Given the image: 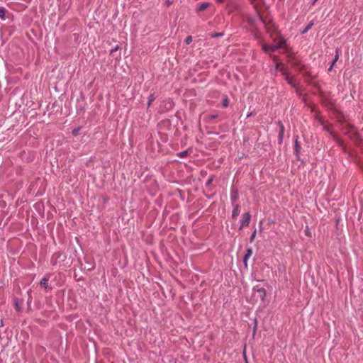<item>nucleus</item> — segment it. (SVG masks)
Segmentation results:
<instances>
[{"label":"nucleus","mask_w":363,"mask_h":363,"mask_svg":"<svg viewBox=\"0 0 363 363\" xmlns=\"http://www.w3.org/2000/svg\"><path fill=\"white\" fill-rule=\"evenodd\" d=\"M286 39L281 37L279 40L278 43L276 45H263L262 50L264 52H267L269 50L274 52V51L277 50L278 49L284 48L286 46Z\"/></svg>","instance_id":"nucleus-1"},{"label":"nucleus","mask_w":363,"mask_h":363,"mask_svg":"<svg viewBox=\"0 0 363 363\" xmlns=\"http://www.w3.org/2000/svg\"><path fill=\"white\" fill-rule=\"evenodd\" d=\"M277 125L279 126V131H278V144L281 145L284 140V133H285V128L283 124V123L281 121H278L277 122Z\"/></svg>","instance_id":"nucleus-2"},{"label":"nucleus","mask_w":363,"mask_h":363,"mask_svg":"<svg viewBox=\"0 0 363 363\" xmlns=\"http://www.w3.org/2000/svg\"><path fill=\"white\" fill-rule=\"evenodd\" d=\"M250 219L251 215L249 212L242 214L240 220V229H242L244 227L247 226L250 223Z\"/></svg>","instance_id":"nucleus-3"},{"label":"nucleus","mask_w":363,"mask_h":363,"mask_svg":"<svg viewBox=\"0 0 363 363\" xmlns=\"http://www.w3.org/2000/svg\"><path fill=\"white\" fill-rule=\"evenodd\" d=\"M294 138V154L296 159L299 160L301 147L300 143L298 142V136L296 135Z\"/></svg>","instance_id":"nucleus-4"},{"label":"nucleus","mask_w":363,"mask_h":363,"mask_svg":"<svg viewBox=\"0 0 363 363\" xmlns=\"http://www.w3.org/2000/svg\"><path fill=\"white\" fill-rule=\"evenodd\" d=\"M253 291L258 293V295L262 300L264 299L266 296V290L264 288H258L256 286L253 288Z\"/></svg>","instance_id":"nucleus-5"},{"label":"nucleus","mask_w":363,"mask_h":363,"mask_svg":"<svg viewBox=\"0 0 363 363\" xmlns=\"http://www.w3.org/2000/svg\"><path fill=\"white\" fill-rule=\"evenodd\" d=\"M252 249L251 247L247 248L246 252L243 257V263L245 264V267L247 266V260L250 258V257L252 255Z\"/></svg>","instance_id":"nucleus-6"},{"label":"nucleus","mask_w":363,"mask_h":363,"mask_svg":"<svg viewBox=\"0 0 363 363\" xmlns=\"http://www.w3.org/2000/svg\"><path fill=\"white\" fill-rule=\"evenodd\" d=\"M240 213V207L239 205L233 206V208L232 211V218H235Z\"/></svg>","instance_id":"nucleus-7"},{"label":"nucleus","mask_w":363,"mask_h":363,"mask_svg":"<svg viewBox=\"0 0 363 363\" xmlns=\"http://www.w3.org/2000/svg\"><path fill=\"white\" fill-rule=\"evenodd\" d=\"M209 6H210L209 3L203 2V3L200 4L199 6L197 7L196 11L197 12L203 11L206 10V9H208Z\"/></svg>","instance_id":"nucleus-8"},{"label":"nucleus","mask_w":363,"mask_h":363,"mask_svg":"<svg viewBox=\"0 0 363 363\" xmlns=\"http://www.w3.org/2000/svg\"><path fill=\"white\" fill-rule=\"evenodd\" d=\"M314 25L313 22H310L309 23H308L306 27L302 30H301L300 33L301 35H304L306 34L308 31H309L311 28L313 27V26Z\"/></svg>","instance_id":"nucleus-9"},{"label":"nucleus","mask_w":363,"mask_h":363,"mask_svg":"<svg viewBox=\"0 0 363 363\" xmlns=\"http://www.w3.org/2000/svg\"><path fill=\"white\" fill-rule=\"evenodd\" d=\"M48 280H49V279L48 277H43L40 281V285L45 289H48Z\"/></svg>","instance_id":"nucleus-10"},{"label":"nucleus","mask_w":363,"mask_h":363,"mask_svg":"<svg viewBox=\"0 0 363 363\" xmlns=\"http://www.w3.org/2000/svg\"><path fill=\"white\" fill-rule=\"evenodd\" d=\"M285 80L286 81V82L290 85L293 88H296V85L295 84V82H294L293 79L291 78L289 76H286L285 77Z\"/></svg>","instance_id":"nucleus-11"},{"label":"nucleus","mask_w":363,"mask_h":363,"mask_svg":"<svg viewBox=\"0 0 363 363\" xmlns=\"http://www.w3.org/2000/svg\"><path fill=\"white\" fill-rule=\"evenodd\" d=\"M355 133H356L355 128L352 125H349V130H348V131L345 132V134H350V137H352Z\"/></svg>","instance_id":"nucleus-12"},{"label":"nucleus","mask_w":363,"mask_h":363,"mask_svg":"<svg viewBox=\"0 0 363 363\" xmlns=\"http://www.w3.org/2000/svg\"><path fill=\"white\" fill-rule=\"evenodd\" d=\"M6 9L4 7H0V18L1 20L6 19Z\"/></svg>","instance_id":"nucleus-13"},{"label":"nucleus","mask_w":363,"mask_h":363,"mask_svg":"<svg viewBox=\"0 0 363 363\" xmlns=\"http://www.w3.org/2000/svg\"><path fill=\"white\" fill-rule=\"evenodd\" d=\"M155 97L154 94H150L148 96V101H147V108L150 107V104L155 101Z\"/></svg>","instance_id":"nucleus-14"},{"label":"nucleus","mask_w":363,"mask_h":363,"mask_svg":"<svg viewBox=\"0 0 363 363\" xmlns=\"http://www.w3.org/2000/svg\"><path fill=\"white\" fill-rule=\"evenodd\" d=\"M188 155H189V152L187 150L180 152L177 154V155L181 158H185L188 156Z\"/></svg>","instance_id":"nucleus-15"},{"label":"nucleus","mask_w":363,"mask_h":363,"mask_svg":"<svg viewBox=\"0 0 363 363\" xmlns=\"http://www.w3.org/2000/svg\"><path fill=\"white\" fill-rule=\"evenodd\" d=\"M304 234L308 237H311V231L308 227V225H306L304 229Z\"/></svg>","instance_id":"nucleus-16"},{"label":"nucleus","mask_w":363,"mask_h":363,"mask_svg":"<svg viewBox=\"0 0 363 363\" xmlns=\"http://www.w3.org/2000/svg\"><path fill=\"white\" fill-rule=\"evenodd\" d=\"M229 104V100L226 95L224 96L223 100V106L227 107Z\"/></svg>","instance_id":"nucleus-17"},{"label":"nucleus","mask_w":363,"mask_h":363,"mask_svg":"<svg viewBox=\"0 0 363 363\" xmlns=\"http://www.w3.org/2000/svg\"><path fill=\"white\" fill-rule=\"evenodd\" d=\"M192 37L191 35H188L185 39H184V43L186 44V45H189L190 43H191L192 42Z\"/></svg>","instance_id":"nucleus-18"},{"label":"nucleus","mask_w":363,"mask_h":363,"mask_svg":"<svg viewBox=\"0 0 363 363\" xmlns=\"http://www.w3.org/2000/svg\"><path fill=\"white\" fill-rule=\"evenodd\" d=\"M252 3L254 4V6H255V9H256V11H257V17L259 18V19L261 21H262V17H261V16H260V14H259V13L258 9H257V4H255L254 1H252Z\"/></svg>","instance_id":"nucleus-19"},{"label":"nucleus","mask_w":363,"mask_h":363,"mask_svg":"<svg viewBox=\"0 0 363 363\" xmlns=\"http://www.w3.org/2000/svg\"><path fill=\"white\" fill-rule=\"evenodd\" d=\"M279 71H280V72L281 73V74H282L283 76H284V77H285L286 76H288V75H287V72H286V68H284V67H281V68L279 69Z\"/></svg>","instance_id":"nucleus-20"},{"label":"nucleus","mask_w":363,"mask_h":363,"mask_svg":"<svg viewBox=\"0 0 363 363\" xmlns=\"http://www.w3.org/2000/svg\"><path fill=\"white\" fill-rule=\"evenodd\" d=\"M223 35H224L223 33H216L213 34L211 35V37L213 38H218V37H222V36H223Z\"/></svg>","instance_id":"nucleus-21"},{"label":"nucleus","mask_w":363,"mask_h":363,"mask_svg":"<svg viewBox=\"0 0 363 363\" xmlns=\"http://www.w3.org/2000/svg\"><path fill=\"white\" fill-rule=\"evenodd\" d=\"M120 49V46L119 45H116L115 46L114 48H113L111 50H110V54H113V52H116L117 50H118Z\"/></svg>","instance_id":"nucleus-22"},{"label":"nucleus","mask_w":363,"mask_h":363,"mask_svg":"<svg viewBox=\"0 0 363 363\" xmlns=\"http://www.w3.org/2000/svg\"><path fill=\"white\" fill-rule=\"evenodd\" d=\"M256 236V230H254L250 237V242H253Z\"/></svg>","instance_id":"nucleus-23"},{"label":"nucleus","mask_w":363,"mask_h":363,"mask_svg":"<svg viewBox=\"0 0 363 363\" xmlns=\"http://www.w3.org/2000/svg\"><path fill=\"white\" fill-rule=\"evenodd\" d=\"M338 58H339V50L337 49L335 51V56L334 57V60H335V62H337Z\"/></svg>","instance_id":"nucleus-24"},{"label":"nucleus","mask_w":363,"mask_h":363,"mask_svg":"<svg viewBox=\"0 0 363 363\" xmlns=\"http://www.w3.org/2000/svg\"><path fill=\"white\" fill-rule=\"evenodd\" d=\"M230 198L231 201L234 202L238 199L237 193H235L234 195L231 194Z\"/></svg>","instance_id":"nucleus-25"},{"label":"nucleus","mask_w":363,"mask_h":363,"mask_svg":"<svg viewBox=\"0 0 363 363\" xmlns=\"http://www.w3.org/2000/svg\"><path fill=\"white\" fill-rule=\"evenodd\" d=\"M15 307L18 311H21V306H19L18 301H15Z\"/></svg>","instance_id":"nucleus-26"},{"label":"nucleus","mask_w":363,"mask_h":363,"mask_svg":"<svg viewBox=\"0 0 363 363\" xmlns=\"http://www.w3.org/2000/svg\"><path fill=\"white\" fill-rule=\"evenodd\" d=\"M218 117L217 114H212L208 116V118L211 120L216 119Z\"/></svg>","instance_id":"nucleus-27"},{"label":"nucleus","mask_w":363,"mask_h":363,"mask_svg":"<svg viewBox=\"0 0 363 363\" xmlns=\"http://www.w3.org/2000/svg\"><path fill=\"white\" fill-rule=\"evenodd\" d=\"M77 133H78V129H74L72 131V133L74 135H77Z\"/></svg>","instance_id":"nucleus-28"},{"label":"nucleus","mask_w":363,"mask_h":363,"mask_svg":"<svg viewBox=\"0 0 363 363\" xmlns=\"http://www.w3.org/2000/svg\"><path fill=\"white\" fill-rule=\"evenodd\" d=\"M4 325V320H3V319H1V320H0V326H1V327H3Z\"/></svg>","instance_id":"nucleus-29"},{"label":"nucleus","mask_w":363,"mask_h":363,"mask_svg":"<svg viewBox=\"0 0 363 363\" xmlns=\"http://www.w3.org/2000/svg\"><path fill=\"white\" fill-rule=\"evenodd\" d=\"M333 67H334V66H332V65H330V67H328V72H331V71H332V69H333Z\"/></svg>","instance_id":"nucleus-30"},{"label":"nucleus","mask_w":363,"mask_h":363,"mask_svg":"<svg viewBox=\"0 0 363 363\" xmlns=\"http://www.w3.org/2000/svg\"><path fill=\"white\" fill-rule=\"evenodd\" d=\"M279 66H280V63H277L276 64V69H279Z\"/></svg>","instance_id":"nucleus-31"},{"label":"nucleus","mask_w":363,"mask_h":363,"mask_svg":"<svg viewBox=\"0 0 363 363\" xmlns=\"http://www.w3.org/2000/svg\"><path fill=\"white\" fill-rule=\"evenodd\" d=\"M336 62H335V60H333L332 61V62H331V64H330V65H331L332 66H334V65H335V63H336Z\"/></svg>","instance_id":"nucleus-32"},{"label":"nucleus","mask_w":363,"mask_h":363,"mask_svg":"<svg viewBox=\"0 0 363 363\" xmlns=\"http://www.w3.org/2000/svg\"><path fill=\"white\" fill-rule=\"evenodd\" d=\"M223 1H224V0H217V1H216V2H217L218 4H220V3H222Z\"/></svg>","instance_id":"nucleus-33"},{"label":"nucleus","mask_w":363,"mask_h":363,"mask_svg":"<svg viewBox=\"0 0 363 363\" xmlns=\"http://www.w3.org/2000/svg\"><path fill=\"white\" fill-rule=\"evenodd\" d=\"M55 255H57V257H60L62 255V253L59 252Z\"/></svg>","instance_id":"nucleus-34"},{"label":"nucleus","mask_w":363,"mask_h":363,"mask_svg":"<svg viewBox=\"0 0 363 363\" xmlns=\"http://www.w3.org/2000/svg\"><path fill=\"white\" fill-rule=\"evenodd\" d=\"M318 0H313L311 5H314Z\"/></svg>","instance_id":"nucleus-35"},{"label":"nucleus","mask_w":363,"mask_h":363,"mask_svg":"<svg viewBox=\"0 0 363 363\" xmlns=\"http://www.w3.org/2000/svg\"><path fill=\"white\" fill-rule=\"evenodd\" d=\"M211 182V180H208L207 184H209Z\"/></svg>","instance_id":"nucleus-36"},{"label":"nucleus","mask_w":363,"mask_h":363,"mask_svg":"<svg viewBox=\"0 0 363 363\" xmlns=\"http://www.w3.org/2000/svg\"><path fill=\"white\" fill-rule=\"evenodd\" d=\"M167 4H172V1H167Z\"/></svg>","instance_id":"nucleus-37"}]
</instances>
